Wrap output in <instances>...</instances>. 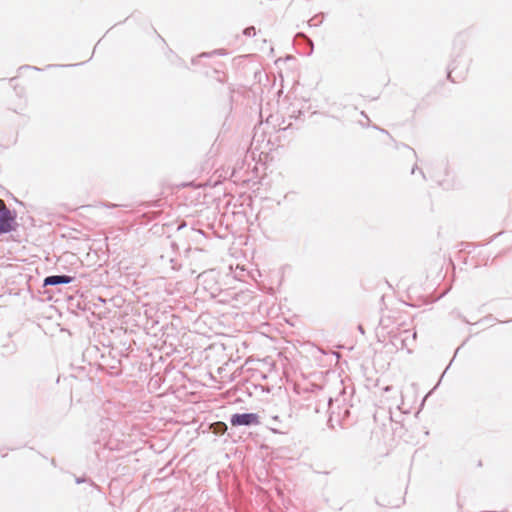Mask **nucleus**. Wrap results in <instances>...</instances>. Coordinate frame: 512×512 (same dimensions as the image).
I'll return each mask as SVG.
<instances>
[{"label":"nucleus","instance_id":"7ed1b4c3","mask_svg":"<svg viewBox=\"0 0 512 512\" xmlns=\"http://www.w3.org/2000/svg\"><path fill=\"white\" fill-rule=\"evenodd\" d=\"M72 281V277L66 275H55L46 277L44 280V286L57 285V284H68Z\"/></svg>","mask_w":512,"mask_h":512},{"label":"nucleus","instance_id":"20e7f679","mask_svg":"<svg viewBox=\"0 0 512 512\" xmlns=\"http://www.w3.org/2000/svg\"><path fill=\"white\" fill-rule=\"evenodd\" d=\"M211 429L215 434H223L227 430V426L223 422H216L211 425Z\"/></svg>","mask_w":512,"mask_h":512},{"label":"nucleus","instance_id":"f03ea898","mask_svg":"<svg viewBox=\"0 0 512 512\" xmlns=\"http://www.w3.org/2000/svg\"><path fill=\"white\" fill-rule=\"evenodd\" d=\"M230 422L232 426H250L258 425L260 423V420L259 416L255 413H244L232 415Z\"/></svg>","mask_w":512,"mask_h":512},{"label":"nucleus","instance_id":"f257e3e1","mask_svg":"<svg viewBox=\"0 0 512 512\" xmlns=\"http://www.w3.org/2000/svg\"><path fill=\"white\" fill-rule=\"evenodd\" d=\"M15 216L6 207L3 200L0 199V234L8 233L14 230Z\"/></svg>","mask_w":512,"mask_h":512},{"label":"nucleus","instance_id":"39448f33","mask_svg":"<svg viewBox=\"0 0 512 512\" xmlns=\"http://www.w3.org/2000/svg\"><path fill=\"white\" fill-rule=\"evenodd\" d=\"M244 34L246 36H254L255 35V28L254 27H248L244 30Z\"/></svg>","mask_w":512,"mask_h":512}]
</instances>
